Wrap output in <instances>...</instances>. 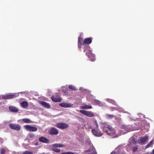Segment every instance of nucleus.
Returning <instances> with one entry per match:
<instances>
[{
  "label": "nucleus",
  "mask_w": 154,
  "mask_h": 154,
  "mask_svg": "<svg viewBox=\"0 0 154 154\" xmlns=\"http://www.w3.org/2000/svg\"><path fill=\"white\" fill-rule=\"evenodd\" d=\"M85 49L84 50V52H85L86 50V55L91 61H94L95 59V56L94 54H93L91 52V51L90 49V47L88 45H86L85 46Z\"/></svg>",
  "instance_id": "f257e3e1"
},
{
  "label": "nucleus",
  "mask_w": 154,
  "mask_h": 154,
  "mask_svg": "<svg viewBox=\"0 0 154 154\" xmlns=\"http://www.w3.org/2000/svg\"><path fill=\"white\" fill-rule=\"evenodd\" d=\"M80 112L84 115L91 117L95 116L94 113L91 111H87L85 110H80Z\"/></svg>",
  "instance_id": "f03ea898"
},
{
  "label": "nucleus",
  "mask_w": 154,
  "mask_h": 154,
  "mask_svg": "<svg viewBox=\"0 0 154 154\" xmlns=\"http://www.w3.org/2000/svg\"><path fill=\"white\" fill-rule=\"evenodd\" d=\"M9 126L11 129L16 131H19L21 129V126L18 124L11 123L9 124Z\"/></svg>",
  "instance_id": "7ed1b4c3"
},
{
  "label": "nucleus",
  "mask_w": 154,
  "mask_h": 154,
  "mask_svg": "<svg viewBox=\"0 0 154 154\" xmlns=\"http://www.w3.org/2000/svg\"><path fill=\"white\" fill-rule=\"evenodd\" d=\"M55 126L60 129H64L68 128L69 125L65 123H60L56 124Z\"/></svg>",
  "instance_id": "20e7f679"
},
{
  "label": "nucleus",
  "mask_w": 154,
  "mask_h": 154,
  "mask_svg": "<svg viewBox=\"0 0 154 154\" xmlns=\"http://www.w3.org/2000/svg\"><path fill=\"white\" fill-rule=\"evenodd\" d=\"M91 131L93 134L96 136L101 137L103 135V134L101 132L99 131V128L98 129H92L91 130Z\"/></svg>",
  "instance_id": "39448f33"
},
{
  "label": "nucleus",
  "mask_w": 154,
  "mask_h": 154,
  "mask_svg": "<svg viewBox=\"0 0 154 154\" xmlns=\"http://www.w3.org/2000/svg\"><path fill=\"white\" fill-rule=\"evenodd\" d=\"M25 128L29 131H36L37 130V128L36 127L31 126L29 125H27L24 126Z\"/></svg>",
  "instance_id": "423d86ee"
},
{
  "label": "nucleus",
  "mask_w": 154,
  "mask_h": 154,
  "mask_svg": "<svg viewBox=\"0 0 154 154\" xmlns=\"http://www.w3.org/2000/svg\"><path fill=\"white\" fill-rule=\"evenodd\" d=\"M48 133L50 134L57 135L59 133V132L57 129L54 128H51L48 131Z\"/></svg>",
  "instance_id": "0eeeda50"
},
{
  "label": "nucleus",
  "mask_w": 154,
  "mask_h": 154,
  "mask_svg": "<svg viewBox=\"0 0 154 154\" xmlns=\"http://www.w3.org/2000/svg\"><path fill=\"white\" fill-rule=\"evenodd\" d=\"M148 139V137L146 136L141 137L138 140V143L141 145L144 144Z\"/></svg>",
  "instance_id": "6e6552de"
},
{
  "label": "nucleus",
  "mask_w": 154,
  "mask_h": 154,
  "mask_svg": "<svg viewBox=\"0 0 154 154\" xmlns=\"http://www.w3.org/2000/svg\"><path fill=\"white\" fill-rule=\"evenodd\" d=\"M16 97V95L14 94H5L2 96V99H11L14 98Z\"/></svg>",
  "instance_id": "1a4fd4ad"
},
{
  "label": "nucleus",
  "mask_w": 154,
  "mask_h": 154,
  "mask_svg": "<svg viewBox=\"0 0 154 154\" xmlns=\"http://www.w3.org/2000/svg\"><path fill=\"white\" fill-rule=\"evenodd\" d=\"M59 106L64 108H67L73 106V104L71 103H61L59 104Z\"/></svg>",
  "instance_id": "9d476101"
},
{
  "label": "nucleus",
  "mask_w": 154,
  "mask_h": 154,
  "mask_svg": "<svg viewBox=\"0 0 154 154\" xmlns=\"http://www.w3.org/2000/svg\"><path fill=\"white\" fill-rule=\"evenodd\" d=\"M105 131L106 132V133L107 134L110 136H112L114 135L115 134L114 131L112 129L111 127Z\"/></svg>",
  "instance_id": "9b49d317"
},
{
  "label": "nucleus",
  "mask_w": 154,
  "mask_h": 154,
  "mask_svg": "<svg viewBox=\"0 0 154 154\" xmlns=\"http://www.w3.org/2000/svg\"><path fill=\"white\" fill-rule=\"evenodd\" d=\"M39 140L41 142L45 143H49V140L45 137H41L39 138Z\"/></svg>",
  "instance_id": "f8f14e48"
},
{
  "label": "nucleus",
  "mask_w": 154,
  "mask_h": 154,
  "mask_svg": "<svg viewBox=\"0 0 154 154\" xmlns=\"http://www.w3.org/2000/svg\"><path fill=\"white\" fill-rule=\"evenodd\" d=\"M92 42V40L91 38H86L84 39V41L83 42V44L84 45L86 44L89 45Z\"/></svg>",
  "instance_id": "ddd939ff"
},
{
  "label": "nucleus",
  "mask_w": 154,
  "mask_h": 154,
  "mask_svg": "<svg viewBox=\"0 0 154 154\" xmlns=\"http://www.w3.org/2000/svg\"><path fill=\"white\" fill-rule=\"evenodd\" d=\"M102 126L103 128V130L105 131L111 127L106 122H104L102 123Z\"/></svg>",
  "instance_id": "4468645a"
},
{
  "label": "nucleus",
  "mask_w": 154,
  "mask_h": 154,
  "mask_svg": "<svg viewBox=\"0 0 154 154\" xmlns=\"http://www.w3.org/2000/svg\"><path fill=\"white\" fill-rule=\"evenodd\" d=\"M40 103L43 107L47 108H50L51 107L50 105L47 102L45 101H41Z\"/></svg>",
  "instance_id": "2eb2a0df"
},
{
  "label": "nucleus",
  "mask_w": 154,
  "mask_h": 154,
  "mask_svg": "<svg viewBox=\"0 0 154 154\" xmlns=\"http://www.w3.org/2000/svg\"><path fill=\"white\" fill-rule=\"evenodd\" d=\"M51 99L52 101L54 102H60L62 100L61 98H57L53 95L51 96Z\"/></svg>",
  "instance_id": "dca6fc26"
},
{
  "label": "nucleus",
  "mask_w": 154,
  "mask_h": 154,
  "mask_svg": "<svg viewBox=\"0 0 154 154\" xmlns=\"http://www.w3.org/2000/svg\"><path fill=\"white\" fill-rule=\"evenodd\" d=\"M99 128V126L98 123L96 120H94L93 123V128L94 129H98Z\"/></svg>",
  "instance_id": "f3484780"
},
{
  "label": "nucleus",
  "mask_w": 154,
  "mask_h": 154,
  "mask_svg": "<svg viewBox=\"0 0 154 154\" xmlns=\"http://www.w3.org/2000/svg\"><path fill=\"white\" fill-rule=\"evenodd\" d=\"M9 109L12 112H17L18 111V109L17 108L13 106H10L9 107Z\"/></svg>",
  "instance_id": "a211bd4d"
},
{
  "label": "nucleus",
  "mask_w": 154,
  "mask_h": 154,
  "mask_svg": "<svg viewBox=\"0 0 154 154\" xmlns=\"http://www.w3.org/2000/svg\"><path fill=\"white\" fill-rule=\"evenodd\" d=\"M106 100L108 102L115 106H117V104L116 103V101L114 100L109 98H107Z\"/></svg>",
  "instance_id": "6ab92c4d"
},
{
  "label": "nucleus",
  "mask_w": 154,
  "mask_h": 154,
  "mask_svg": "<svg viewBox=\"0 0 154 154\" xmlns=\"http://www.w3.org/2000/svg\"><path fill=\"white\" fill-rule=\"evenodd\" d=\"M21 106L24 108H26L28 106V103L26 101H23L21 104Z\"/></svg>",
  "instance_id": "aec40b11"
},
{
  "label": "nucleus",
  "mask_w": 154,
  "mask_h": 154,
  "mask_svg": "<svg viewBox=\"0 0 154 154\" xmlns=\"http://www.w3.org/2000/svg\"><path fill=\"white\" fill-rule=\"evenodd\" d=\"M92 108V106L87 105H85L84 106L81 107V108L82 109H91Z\"/></svg>",
  "instance_id": "412c9836"
},
{
  "label": "nucleus",
  "mask_w": 154,
  "mask_h": 154,
  "mask_svg": "<svg viewBox=\"0 0 154 154\" xmlns=\"http://www.w3.org/2000/svg\"><path fill=\"white\" fill-rule=\"evenodd\" d=\"M53 147H64L65 146L63 144H58L57 143L54 144L52 146Z\"/></svg>",
  "instance_id": "4be33fe9"
},
{
  "label": "nucleus",
  "mask_w": 154,
  "mask_h": 154,
  "mask_svg": "<svg viewBox=\"0 0 154 154\" xmlns=\"http://www.w3.org/2000/svg\"><path fill=\"white\" fill-rule=\"evenodd\" d=\"M122 128L124 129V130L125 131V133H126L129 131V130L128 127L127 126L123 125L122 126Z\"/></svg>",
  "instance_id": "5701e85b"
},
{
  "label": "nucleus",
  "mask_w": 154,
  "mask_h": 154,
  "mask_svg": "<svg viewBox=\"0 0 154 154\" xmlns=\"http://www.w3.org/2000/svg\"><path fill=\"white\" fill-rule=\"evenodd\" d=\"M114 116L113 115L107 114L106 116V118L107 119H111L114 118Z\"/></svg>",
  "instance_id": "b1692460"
},
{
  "label": "nucleus",
  "mask_w": 154,
  "mask_h": 154,
  "mask_svg": "<svg viewBox=\"0 0 154 154\" xmlns=\"http://www.w3.org/2000/svg\"><path fill=\"white\" fill-rule=\"evenodd\" d=\"M22 120L23 122L26 123H32L31 121L28 119H22Z\"/></svg>",
  "instance_id": "393cba45"
},
{
  "label": "nucleus",
  "mask_w": 154,
  "mask_h": 154,
  "mask_svg": "<svg viewBox=\"0 0 154 154\" xmlns=\"http://www.w3.org/2000/svg\"><path fill=\"white\" fill-rule=\"evenodd\" d=\"M78 43L80 44H83V38L82 37H79L78 38Z\"/></svg>",
  "instance_id": "a878e982"
},
{
  "label": "nucleus",
  "mask_w": 154,
  "mask_h": 154,
  "mask_svg": "<svg viewBox=\"0 0 154 154\" xmlns=\"http://www.w3.org/2000/svg\"><path fill=\"white\" fill-rule=\"evenodd\" d=\"M153 140H151L149 143H148L145 146V149H146L149 147H151L153 143Z\"/></svg>",
  "instance_id": "bb28decb"
},
{
  "label": "nucleus",
  "mask_w": 154,
  "mask_h": 154,
  "mask_svg": "<svg viewBox=\"0 0 154 154\" xmlns=\"http://www.w3.org/2000/svg\"><path fill=\"white\" fill-rule=\"evenodd\" d=\"M52 149L54 151L56 152H60V149H57V148H56L55 147H53L52 148Z\"/></svg>",
  "instance_id": "cd10ccee"
},
{
  "label": "nucleus",
  "mask_w": 154,
  "mask_h": 154,
  "mask_svg": "<svg viewBox=\"0 0 154 154\" xmlns=\"http://www.w3.org/2000/svg\"><path fill=\"white\" fill-rule=\"evenodd\" d=\"M93 101V103L95 104L100 105L101 104V102H100L97 100H94Z\"/></svg>",
  "instance_id": "c85d7f7f"
},
{
  "label": "nucleus",
  "mask_w": 154,
  "mask_h": 154,
  "mask_svg": "<svg viewBox=\"0 0 154 154\" xmlns=\"http://www.w3.org/2000/svg\"><path fill=\"white\" fill-rule=\"evenodd\" d=\"M69 88L70 89L73 91H75L76 89V87L72 85H69Z\"/></svg>",
  "instance_id": "c756f323"
},
{
  "label": "nucleus",
  "mask_w": 154,
  "mask_h": 154,
  "mask_svg": "<svg viewBox=\"0 0 154 154\" xmlns=\"http://www.w3.org/2000/svg\"><path fill=\"white\" fill-rule=\"evenodd\" d=\"M130 140L131 142L133 144H135L136 143L135 139L134 137H131L130 138Z\"/></svg>",
  "instance_id": "7c9ffc66"
},
{
  "label": "nucleus",
  "mask_w": 154,
  "mask_h": 154,
  "mask_svg": "<svg viewBox=\"0 0 154 154\" xmlns=\"http://www.w3.org/2000/svg\"><path fill=\"white\" fill-rule=\"evenodd\" d=\"M22 154H33L32 152L28 151H26L24 152H23Z\"/></svg>",
  "instance_id": "2f4dec72"
},
{
  "label": "nucleus",
  "mask_w": 154,
  "mask_h": 154,
  "mask_svg": "<svg viewBox=\"0 0 154 154\" xmlns=\"http://www.w3.org/2000/svg\"><path fill=\"white\" fill-rule=\"evenodd\" d=\"M6 152L5 149L4 148H2L1 149V154H5Z\"/></svg>",
  "instance_id": "473e14b6"
},
{
  "label": "nucleus",
  "mask_w": 154,
  "mask_h": 154,
  "mask_svg": "<svg viewBox=\"0 0 154 154\" xmlns=\"http://www.w3.org/2000/svg\"><path fill=\"white\" fill-rule=\"evenodd\" d=\"M61 154H75V153L71 152V151H69L68 152H64L61 153Z\"/></svg>",
  "instance_id": "72a5a7b5"
},
{
  "label": "nucleus",
  "mask_w": 154,
  "mask_h": 154,
  "mask_svg": "<svg viewBox=\"0 0 154 154\" xmlns=\"http://www.w3.org/2000/svg\"><path fill=\"white\" fill-rule=\"evenodd\" d=\"M110 109L111 111H113L115 110H117V108L116 107H111L110 108Z\"/></svg>",
  "instance_id": "f704fd0d"
},
{
  "label": "nucleus",
  "mask_w": 154,
  "mask_h": 154,
  "mask_svg": "<svg viewBox=\"0 0 154 154\" xmlns=\"http://www.w3.org/2000/svg\"><path fill=\"white\" fill-rule=\"evenodd\" d=\"M138 149L137 147V146H134L132 149L133 152H136Z\"/></svg>",
  "instance_id": "c9c22d12"
},
{
  "label": "nucleus",
  "mask_w": 154,
  "mask_h": 154,
  "mask_svg": "<svg viewBox=\"0 0 154 154\" xmlns=\"http://www.w3.org/2000/svg\"><path fill=\"white\" fill-rule=\"evenodd\" d=\"M29 136L31 138H33L35 137L34 134L32 133H29Z\"/></svg>",
  "instance_id": "e433bc0d"
},
{
  "label": "nucleus",
  "mask_w": 154,
  "mask_h": 154,
  "mask_svg": "<svg viewBox=\"0 0 154 154\" xmlns=\"http://www.w3.org/2000/svg\"><path fill=\"white\" fill-rule=\"evenodd\" d=\"M91 150V149H89L87 150H86L85 151V152H90Z\"/></svg>",
  "instance_id": "4c0bfd02"
},
{
  "label": "nucleus",
  "mask_w": 154,
  "mask_h": 154,
  "mask_svg": "<svg viewBox=\"0 0 154 154\" xmlns=\"http://www.w3.org/2000/svg\"><path fill=\"white\" fill-rule=\"evenodd\" d=\"M110 154H119V153L118 152H113Z\"/></svg>",
  "instance_id": "58836bf2"
},
{
  "label": "nucleus",
  "mask_w": 154,
  "mask_h": 154,
  "mask_svg": "<svg viewBox=\"0 0 154 154\" xmlns=\"http://www.w3.org/2000/svg\"><path fill=\"white\" fill-rule=\"evenodd\" d=\"M82 45H83V44H80L78 43V47L79 48V49H80L81 48Z\"/></svg>",
  "instance_id": "ea45409f"
},
{
  "label": "nucleus",
  "mask_w": 154,
  "mask_h": 154,
  "mask_svg": "<svg viewBox=\"0 0 154 154\" xmlns=\"http://www.w3.org/2000/svg\"><path fill=\"white\" fill-rule=\"evenodd\" d=\"M3 142V139L2 138L0 137V142L2 143Z\"/></svg>",
  "instance_id": "a19ab883"
},
{
  "label": "nucleus",
  "mask_w": 154,
  "mask_h": 154,
  "mask_svg": "<svg viewBox=\"0 0 154 154\" xmlns=\"http://www.w3.org/2000/svg\"><path fill=\"white\" fill-rule=\"evenodd\" d=\"M152 154H154V149L152 151Z\"/></svg>",
  "instance_id": "79ce46f5"
},
{
  "label": "nucleus",
  "mask_w": 154,
  "mask_h": 154,
  "mask_svg": "<svg viewBox=\"0 0 154 154\" xmlns=\"http://www.w3.org/2000/svg\"><path fill=\"white\" fill-rule=\"evenodd\" d=\"M38 145V143H36V144H35V145Z\"/></svg>",
  "instance_id": "37998d69"
}]
</instances>
